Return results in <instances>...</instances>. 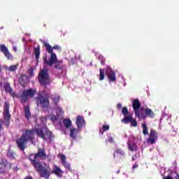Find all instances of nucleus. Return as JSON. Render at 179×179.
<instances>
[{
  "instance_id": "4c0bfd02",
  "label": "nucleus",
  "mask_w": 179,
  "mask_h": 179,
  "mask_svg": "<svg viewBox=\"0 0 179 179\" xmlns=\"http://www.w3.org/2000/svg\"><path fill=\"white\" fill-rule=\"evenodd\" d=\"M28 73L29 76H34V69L31 67L29 70H28Z\"/></svg>"
},
{
  "instance_id": "3c124183",
  "label": "nucleus",
  "mask_w": 179,
  "mask_h": 179,
  "mask_svg": "<svg viewBox=\"0 0 179 179\" xmlns=\"http://www.w3.org/2000/svg\"><path fill=\"white\" fill-rule=\"evenodd\" d=\"M13 50H15V51H16V48H13Z\"/></svg>"
},
{
  "instance_id": "ea45409f",
  "label": "nucleus",
  "mask_w": 179,
  "mask_h": 179,
  "mask_svg": "<svg viewBox=\"0 0 179 179\" xmlns=\"http://www.w3.org/2000/svg\"><path fill=\"white\" fill-rule=\"evenodd\" d=\"M40 121H41V122H47V117L42 116L40 117Z\"/></svg>"
},
{
  "instance_id": "1a4fd4ad",
  "label": "nucleus",
  "mask_w": 179,
  "mask_h": 179,
  "mask_svg": "<svg viewBox=\"0 0 179 179\" xmlns=\"http://www.w3.org/2000/svg\"><path fill=\"white\" fill-rule=\"evenodd\" d=\"M9 102L6 101L4 103V108H3V117L4 120L6 121V127H9V124H10V113H9Z\"/></svg>"
},
{
  "instance_id": "b1692460",
  "label": "nucleus",
  "mask_w": 179,
  "mask_h": 179,
  "mask_svg": "<svg viewBox=\"0 0 179 179\" xmlns=\"http://www.w3.org/2000/svg\"><path fill=\"white\" fill-rule=\"evenodd\" d=\"M133 118L134 117H132V115H131V113L129 115H126L122 120V122H124V124H129Z\"/></svg>"
},
{
  "instance_id": "a211bd4d",
  "label": "nucleus",
  "mask_w": 179,
  "mask_h": 179,
  "mask_svg": "<svg viewBox=\"0 0 179 179\" xmlns=\"http://www.w3.org/2000/svg\"><path fill=\"white\" fill-rule=\"evenodd\" d=\"M128 145V149L130 150V152H136V150H138V145H136V143L131 141L127 143Z\"/></svg>"
},
{
  "instance_id": "39448f33",
  "label": "nucleus",
  "mask_w": 179,
  "mask_h": 179,
  "mask_svg": "<svg viewBox=\"0 0 179 179\" xmlns=\"http://www.w3.org/2000/svg\"><path fill=\"white\" fill-rule=\"evenodd\" d=\"M38 80L41 86L45 87L50 85L51 83V78H50V74H48V69H43L38 73Z\"/></svg>"
},
{
  "instance_id": "bb28decb",
  "label": "nucleus",
  "mask_w": 179,
  "mask_h": 179,
  "mask_svg": "<svg viewBox=\"0 0 179 179\" xmlns=\"http://www.w3.org/2000/svg\"><path fill=\"white\" fill-rule=\"evenodd\" d=\"M34 51L35 54L36 60L38 61L40 58V45H38L36 48H34Z\"/></svg>"
},
{
  "instance_id": "c85d7f7f",
  "label": "nucleus",
  "mask_w": 179,
  "mask_h": 179,
  "mask_svg": "<svg viewBox=\"0 0 179 179\" xmlns=\"http://www.w3.org/2000/svg\"><path fill=\"white\" fill-rule=\"evenodd\" d=\"M64 125L66 128H69L72 125V122L71 119H64L63 120Z\"/></svg>"
},
{
  "instance_id": "f257e3e1",
  "label": "nucleus",
  "mask_w": 179,
  "mask_h": 179,
  "mask_svg": "<svg viewBox=\"0 0 179 179\" xmlns=\"http://www.w3.org/2000/svg\"><path fill=\"white\" fill-rule=\"evenodd\" d=\"M37 159L38 158L36 154H30L29 155V160L31 162V164L35 169L36 173H39L40 177L46 179L50 178V169L49 168H45V166H43L41 162L37 161Z\"/></svg>"
},
{
  "instance_id": "ddd939ff",
  "label": "nucleus",
  "mask_w": 179,
  "mask_h": 179,
  "mask_svg": "<svg viewBox=\"0 0 179 179\" xmlns=\"http://www.w3.org/2000/svg\"><path fill=\"white\" fill-rule=\"evenodd\" d=\"M156 141H157V131H156V130L151 129L148 138V142H150L151 145H155V143H156Z\"/></svg>"
},
{
  "instance_id": "a18cd8bd",
  "label": "nucleus",
  "mask_w": 179,
  "mask_h": 179,
  "mask_svg": "<svg viewBox=\"0 0 179 179\" xmlns=\"http://www.w3.org/2000/svg\"><path fill=\"white\" fill-rule=\"evenodd\" d=\"M138 163H135V164L133 166V169H138Z\"/></svg>"
},
{
  "instance_id": "58836bf2",
  "label": "nucleus",
  "mask_w": 179,
  "mask_h": 179,
  "mask_svg": "<svg viewBox=\"0 0 179 179\" xmlns=\"http://www.w3.org/2000/svg\"><path fill=\"white\" fill-rule=\"evenodd\" d=\"M50 121H52V122H55V121H58V115H52L50 117Z\"/></svg>"
},
{
  "instance_id": "a878e982",
  "label": "nucleus",
  "mask_w": 179,
  "mask_h": 179,
  "mask_svg": "<svg viewBox=\"0 0 179 179\" xmlns=\"http://www.w3.org/2000/svg\"><path fill=\"white\" fill-rule=\"evenodd\" d=\"M144 111H145V109L143 108H141L140 109H138L139 117H137V118H138L139 120L141 119L145 120L146 115L145 113H143Z\"/></svg>"
},
{
  "instance_id": "7c9ffc66",
  "label": "nucleus",
  "mask_w": 179,
  "mask_h": 179,
  "mask_svg": "<svg viewBox=\"0 0 179 179\" xmlns=\"http://www.w3.org/2000/svg\"><path fill=\"white\" fill-rule=\"evenodd\" d=\"M105 72L106 71L104 70V69H99V80H104Z\"/></svg>"
},
{
  "instance_id": "4468645a",
  "label": "nucleus",
  "mask_w": 179,
  "mask_h": 179,
  "mask_svg": "<svg viewBox=\"0 0 179 179\" xmlns=\"http://www.w3.org/2000/svg\"><path fill=\"white\" fill-rule=\"evenodd\" d=\"M45 169H49L50 171V176H51V174H55V176H57V177H62V175L64 174V171L61 170V168H59V166H57V165L55 166V169H53L51 171V169H50V167L47 166L45 167Z\"/></svg>"
},
{
  "instance_id": "473e14b6",
  "label": "nucleus",
  "mask_w": 179,
  "mask_h": 179,
  "mask_svg": "<svg viewBox=\"0 0 179 179\" xmlns=\"http://www.w3.org/2000/svg\"><path fill=\"white\" fill-rule=\"evenodd\" d=\"M122 114H123L124 116L129 115V111H128V108L126 106L123 107L122 109Z\"/></svg>"
},
{
  "instance_id": "c9c22d12",
  "label": "nucleus",
  "mask_w": 179,
  "mask_h": 179,
  "mask_svg": "<svg viewBox=\"0 0 179 179\" xmlns=\"http://www.w3.org/2000/svg\"><path fill=\"white\" fill-rule=\"evenodd\" d=\"M102 133L101 134L103 135L104 134V132H106V131H109L110 130V126L109 125H106L103 124L102 127Z\"/></svg>"
},
{
  "instance_id": "49530a36",
  "label": "nucleus",
  "mask_w": 179,
  "mask_h": 179,
  "mask_svg": "<svg viewBox=\"0 0 179 179\" xmlns=\"http://www.w3.org/2000/svg\"><path fill=\"white\" fill-rule=\"evenodd\" d=\"M1 166H6V164H5V162L4 161H2L1 163H0Z\"/></svg>"
},
{
  "instance_id": "dca6fc26",
  "label": "nucleus",
  "mask_w": 179,
  "mask_h": 179,
  "mask_svg": "<svg viewBox=\"0 0 179 179\" xmlns=\"http://www.w3.org/2000/svg\"><path fill=\"white\" fill-rule=\"evenodd\" d=\"M38 159H42L43 160L47 159V153L44 148H38V152L36 153Z\"/></svg>"
},
{
  "instance_id": "f8f14e48",
  "label": "nucleus",
  "mask_w": 179,
  "mask_h": 179,
  "mask_svg": "<svg viewBox=\"0 0 179 179\" xmlns=\"http://www.w3.org/2000/svg\"><path fill=\"white\" fill-rule=\"evenodd\" d=\"M133 110L134 111L135 117H139L138 110L142 107V104L139 101V99H136L132 101Z\"/></svg>"
},
{
  "instance_id": "2eb2a0df",
  "label": "nucleus",
  "mask_w": 179,
  "mask_h": 179,
  "mask_svg": "<svg viewBox=\"0 0 179 179\" xmlns=\"http://www.w3.org/2000/svg\"><path fill=\"white\" fill-rule=\"evenodd\" d=\"M76 125L77 128L80 129V128H82L83 127H85L86 125V122H85V117L83 116L78 115L76 117Z\"/></svg>"
},
{
  "instance_id": "aec40b11",
  "label": "nucleus",
  "mask_w": 179,
  "mask_h": 179,
  "mask_svg": "<svg viewBox=\"0 0 179 179\" xmlns=\"http://www.w3.org/2000/svg\"><path fill=\"white\" fill-rule=\"evenodd\" d=\"M145 117H149L150 118H155V112L149 108L145 109Z\"/></svg>"
},
{
  "instance_id": "cd10ccee",
  "label": "nucleus",
  "mask_w": 179,
  "mask_h": 179,
  "mask_svg": "<svg viewBox=\"0 0 179 179\" xmlns=\"http://www.w3.org/2000/svg\"><path fill=\"white\" fill-rule=\"evenodd\" d=\"M61 99V97L59 96V95H55L52 98V103H54V105L56 107H58V103H59V99Z\"/></svg>"
},
{
  "instance_id": "72a5a7b5",
  "label": "nucleus",
  "mask_w": 179,
  "mask_h": 179,
  "mask_svg": "<svg viewBox=\"0 0 179 179\" xmlns=\"http://www.w3.org/2000/svg\"><path fill=\"white\" fill-rule=\"evenodd\" d=\"M56 113L57 115H61V114H64V110H62V108L59 107L58 106L56 108Z\"/></svg>"
},
{
  "instance_id": "f03ea898",
  "label": "nucleus",
  "mask_w": 179,
  "mask_h": 179,
  "mask_svg": "<svg viewBox=\"0 0 179 179\" xmlns=\"http://www.w3.org/2000/svg\"><path fill=\"white\" fill-rule=\"evenodd\" d=\"M33 139H34V129H27L15 142L17 148L22 152H24L27 142L33 141Z\"/></svg>"
},
{
  "instance_id": "423d86ee",
  "label": "nucleus",
  "mask_w": 179,
  "mask_h": 179,
  "mask_svg": "<svg viewBox=\"0 0 179 179\" xmlns=\"http://www.w3.org/2000/svg\"><path fill=\"white\" fill-rule=\"evenodd\" d=\"M36 104L40 106L42 108H48L50 107V95H43L40 94L36 97Z\"/></svg>"
},
{
  "instance_id": "7ed1b4c3",
  "label": "nucleus",
  "mask_w": 179,
  "mask_h": 179,
  "mask_svg": "<svg viewBox=\"0 0 179 179\" xmlns=\"http://www.w3.org/2000/svg\"><path fill=\"white\" fill-rule=\"evenodd\" d=\"M34 132L36 134L38 138L43 139V141H49L52 142L54 139V135L47 127H41L38 129H34Z\"/></svg>"
},
{
  "instance_id": "6ab92c4d",
  "label": "nucleus",
  "mask_w": 179,
  "mask_h": 179,
  "mask_svg": "<svg viewBox=\"0 0 179 179\" xmlns=\"http://www.w3.org/2000/svg\"><path fill=\"white\" fill-rule=\"evenodd\" d=\"M19 82L21 86H26V84L27 83V76L22 75L19 78Z\"/></svg>"
},
{
  "instance_id": "9b49d317",
  "label": "nucleus",
  "mask_w": 179,
  "mask_h": 179,
  "mask_svg": "<svg viewBox=\"0 0 179 179\" xmlns=\"http://www.w3.org/2000/svg\"><path fill=\"white\" fill-rule=\"evenodd\" d=\"M58 157L60 158L62 164L64 167V169H66V170H68L69 171H72L71 164L66 162V156H65V155L64 154H59Z\"/></svg>"
},
{
  "instance_id": "e433bc0d",
  "label": "nucleus",
  "mask_w": 179,
  "mask_h": 179,
  "mask_svg": "<svg viewBox=\"0 0 179 179\" xmlns=\"http://www.w3.org/2000/svg\"><path fill=\"white\" fill-rule=\"evenodd\" d=\"M8 71H10V72H15V71H16V69H17V66L13 65L10 66V67H8Z\"/></svg>"
},
{
  "instance_id": "09e8293b",
  "label": "nucleus",
  "mask_w": 179,
  "mask_h": 179,
  "mask_svg": "<svg viewBox=\"0 0 179 179\" xmlns=\"http://www.w3.org/2000/svg\"><path fill=\"white\" fill-rule=\"evenodd\" d=\"M24 179H33V177L31 176L25 177Z\"/></svg>"
},
{
  "instance_id": "c756f323",
  "label": "nucleus",
  "mask_w": 179,
  "mask_h": 179,
  "mask_svg": "<svg viewBox=\"0 0 179 179\" xmlns=\"http://www.w3.org/2000/svg\"><path fill=\"white\" fill-rule=\"evenodd\" d=\"M15 156H16V153L13 150L9 149L7 152V157H9L10 159H15Z\"/></svg>"
},
{
  "instance_id": "9d476101",
  "label": "nucleus",
  "mask_w": 179,
  "mask_h": 179,
  "mask_svg": "<svg viewBox=\"0 0 179 179\" xmlns=\"http://www.w3.org/2000/svg\"><path fill=\"white\" fill-rule=\"evenodd\" d=\"M106 74L107 75L109 82H115L117 80V77L115 76V73L113 71V69L110 66H107L106 69Z\"/></svg>"
},
{
  "instance_id": "6e6552de",
  "label": "nucleus",
  "mask_w": 179,
  "mask_h": 179,
  "mask_svg": "<svg viewBox=\"0 0 179 179\" xmlns=\"http://www.w3.org/2000/svg\"><path fill=\"white\" fill-rule=\"evenodd\" d=\"M43 62L45 65H48V66H52V65L54 66V68L55 69H59V70H62L64 69V62L62 60H59L56 57V61L52 63V64H48V62H50V59L49 60L47 59V57H43Z\"/></svg>"
},
{
  "instance_id": "5701e85b",
  "label": "nucleus",
  "mask_w": 179,
  "mask_h": 179,
  "mask_svg": "<svg viewBox=\"0 0 179 179\" xmlns=\"http://www.w3.org/2000/svg\"><path fill=\"white\" fill-rule=\"evenodd\" d=\"M115 154L117 155V157L119 156V159H121V157L125 156V152L120 148L115 150L113 155L114 159H115Z\"/></svg>"
},
{
  "instance_id": "37998d69",
  "label": "nucleus",
  "mask_w": 179,
  "mask_h": 179,
  "mask_svg": "<svg viewBox=\"0 0 179 179\" xmlns=\"http://www.w3.org/2000/svg\"><path fill=\"white\" fill-rule=\"evenodd\" d=\"M3 124V120H2L1 119H0V131L1 129H2V125Z\"/></svg>"
},
{
  "instance_id": "a19ab883",
  "label": "nucleus",
  "mask_w": 179,
  "mask_h": 179,
  "mask_svg": "<svg viewBox=\"0 0 179 179\" xmlns=\"http://www.w3.org/2000/svg\"><path fill=\"white\" fill-rule=\"evenodd\" d=\"M117 108H118V110H121V108H122V105L121 103H117Z\"/></svg>"
},
{
  "instance_id": "8fccbe9b",
  "label": "nucleus",
  "mask_w": 179,
  "mask_h": 179,
  "mask_svg": "<svg viewBox=\"0 0 179 179\" xmlns=\"http://www.w3.org/2000/svg\"><path fill=\"white\" fill-rule=\"evenodd\" d=\"M176 179H179V174H176V176L175 177Z\"/></svg>"
},
{
  "instance_id": "603ef678",
  "label": "nucleus",
  "mask_w": 179,
  "mask_h": 179,
  "mask_svg": "<svg viewBox=\"0 0 179 179\" xmlns=\"http://www.w3.org/2000/svg\"><path fill=\"white\" fill-rule=\"evenodd\" d=\"M0 72H1V66H0Z\"/></svg>"
},
{
  "instance_id": "0eeeda50",
  "label": "nucleus",
  "mask_w": 179,
  "mask_h": 179,
  "mask_svg": "<svg viewBox=\"0 0 179 179\" xmlns=\"http://www.w3.org/2000/svg\"><path fill=\"white\" fill-rule=\"evenodd\" d=\"M36 92V90H33L31 88L29 90H24L20 96V101L24 104L29 99V97H34Z\"/></svg>"
},
{
  "instance_id": "412c9836",
  "label": "nucleus",
  "mask_w": 179,
  "mask_h": 179,
  "mask_svg": "<svg viewBox=\"0 0 179 179\" xmlns=\"http://www.w3.org/2000/svg\"><path fill=\"white\" fill-rule=\"evenodd\" d=\"M24 117L27 120L30 119V117H31V113H30V107L29 106H26L24 107Z\"/></svg>"
},
{
  "instance_id": "f704fd0d",
  "label": "nucleus",
  "mask_w": 179,
  "mask_h": 179,
  "mask_svg": "<svg viewBox=\"0 0 179 179\" xmlns=\"http://www.w3.org/2000/svg\"><path fill=\"white\" fill-rule=\"evenodd\" d=\"M130 124L131 125V127H138V122H136V119L134 118L131 119V121H130Z\"/></svg>"
},
{
  "instance_id": "2f4dec72",
  "label": "nucleus",
  "mask_w": 179,
  "mask_h": 179,
  "mask_svg": "<svg viewBox=\"0 0 179 179\" xmlns=\"http://www.w3.org/2000/svg\"><path fill=\"white\" fill-rule=\"evenodd\" d=\"M142 128L143 135H148L149 134V131L148 130V126L146 125V124H142Z\"/></svg>"
},
{
  "instance_id": "4be33fe9",
  "label": "nucleus",
  "mask_w": 179,
  "mask_h": 179,
  "mask_svg": "<svg viewBox=\"0 0 179 179\" xmlns=\"http://www.w3.org/2000/svg\"><path fill=\"white\" fill-rule=\"evenodd\" d=\"M78 132H79V129L76 128H72L70 129V136L72 139H76L78 136Z\"/></svg>"
},
{
  "instance_id": "de8ad7c7",
  "label": "nucleus",
  "mask_w": 179,
  "mask_h": 179,
  "mask_svg": "<svg viewBox=\"0 0 179 179\" xmlns=\"http://www.w3.org/2000/svg\"><path fill=\"white\" fill-rule=\"evenodd\" d=\"M5 173V170L3 169V168H0V173Z\"/></svg>"
},
{
  "instance_id": "c03bdc74",
  "label": "nucleus",
  "mask_w": 179,
  "mask_h": 179,
  "mask_svg": "<svg viewBox=\"0 0 179 179\" xmlns=\"http://www.w3.org/2000/svg\"><path fill=\"white\" fill-rule=\"evenodd\" d=\"M136 159H138V156H136V155L132 156V161L133 162H135V160H136Z\"/></svg>"
},
{
  "instance_id": "20e7f679",
  "label": "nucleus",
  "mask_w": 179,
  "mask_h": 179,
  "mask_svg": "<svg viewBox=\"0 0 179 179\" xmlns=\"http://www.w3.org/2000/svg\"><path fill=\"white\" fill-rule=\"evenodd\" d=\"M43 45L45 47L46 51L48 52V54H50V62H48V64L51 65L57 61V55L54 53V50H56L58 51V52H61L62 50L59 45H55L54 47H52L50 45V43H48L47 42H44Z\"/></svg>"
},
{
  "instance_id": "79ce46f5",
  "label": "nucleus",
  "mask_w": 179,
  "mask_h": 179,
  "mask_svg": "<svg viewBox=\"0 0 179 179\" xmlns=\"http://www.w3.org/2000/svg\"><path fill=\"white\" fill-rule=\"evenodd\" d=\"M108 142H110V143H113V142H114L113 137H108Z\"/></svg>"
},
{
  "instance_id": "393cba45",
  "label": "nucleus",
  "mask_w": 179,
  "mask_h": 179,
  "mask_svg": "<svg viewBox=\"0 0 179 179\" xmlns=\"http://www.w3.org/2000/svg\"><path fill=\"white\" fill-rule=\"evenodd\" d=\"M3 87L7 93H9L10 94H12V93H13V89H12V87H10V83H5Z\"/></svg>"
},
{
  "instance_id": "f3484780",
  "label": "nucleus",
  "mask_w": 179,
  "mask_h": 179,
  "mask_svg": "<svg viewBox=\"0 0 179 179\" xmlns=\"http://www.w3.org/2000/svg\"><path fill=\"white\" fill-rule=\"evenodd\" d=\"M0 51L4 54L5 57L8 58V59H10L12 56L10 55V53L9 52V50H8V48L5 45H0Z\"/></svg>"
}]
</instances>
